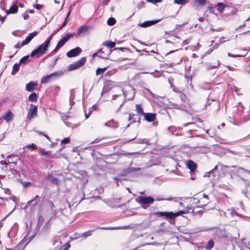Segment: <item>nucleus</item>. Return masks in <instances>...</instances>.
Segmentation results:
<instances>
[{
	"instance_id": "1",
	"label": "nucleus",
	"mask_w": 250,
	"mask_h": 250,
	"mask_svg": "<svg viewBox=\"0 0 250 250\" xmlns=\"http://www.w3.org/2000/svg\"><path fill=\"white\" fill-rule=\"evenodd\" d=\"M53 36V34H51L48 39L45 41V42L42 44L39 45L38 47L32 51L31 53V57H34L36 56L37 58H39L42 55L45 53L49 46L51 40H52Z\"/></svg>"
},
{
	"instance_id": "2",
	"label": "nucleus",
	"mask_w": 250,
	"mask_h": 250,
	"mask_svg": "<svg viewBox=\"0 0 250 250\" xmlns=\"http://www.w3.org/2000/svg\"><path fill=\"white\" fill-rule=\"evenodd\" d=\"M186 213H187L186 211L181 210L175 213L173 212H157L155 213V214L158 217H165L167 219L172 220L177 216Z\"/></svg>"
},
{
	"instance_id": "3",
	"label": "nucleus",
	"mask_w": 250,
	"mask_h": 250,
	"mask_svg": "<svg viewBox=\"0 0 250 250\" xmlns=\"http://www.w3.org/2000/svg\"><path fill=\"white\" fill-rule=\"evenodd\" d=\"M136 201L141 205V206L144 208L146 209L147 208L146 205L149 204H152L154 202V199L152 197H144L140 196L136 199Z\"/></svg>"
},
{
	"instance_id": "4",
	"label": "nucleus",
	"mask_w": 250,
	"mask_h": 250,
	"mask_svg": "<svg viewBox=\"0 0 250 250\" xmlns=\"http://www.w3.org/2000/svg\"><path fill=\"white\" fill-rule=\"evenodd\" d=\"M74 37V34L72 33H69L65 35L58 42L57 46L53 50V52H56L60 48L62 47L70 38Z\"/></svg>"
},
{
	"instance_id": "5",
	"label": "nucleus",
	"mask_w": 250,
	"mask_h": 250,
	"mask_svg": "<svg viewBox=\"0 0 250 250\" xmlns=\"http://www.w3.org/2000/svg\"><path fill=\"white\" fill-rule=\"evenodd\" d=\"M86 62L85 57H83L77 61L71 64L68 67L69 70H74L83 65Z\"/></svg>"
},
{
	"instance_id": "6",
	"label": "nucleus",
	"mask_w": 250,
	"mask_h": 250,
	"mask_svg": "<svg viewBox=\"0 0 250 250\" xmlns=\"http://www.w3.org/2000/svg\"><path fill=\"white\" fill-rule=\"evenodd\" d=\"M37 114V106L31 104L28 111L27 118L29 120H31L33 117H35Z\"/></svg>"
},
{
	"instance_id": "7",
	"label": "nucleus",
	"mask_w": 250,
	"mask_h": 250,
	"mask_svg": "<svg viewBox=\"0 0 250 250\" xmlns=\"http://www.w3.org/2000/svg\"><path fill=\"white\" fill-rule=\"evenodd\" d=\"M203 199L206 200V201L204 202V203H205L204 204H201L200 205H198V204L200 203L201 201L196 198L191 199L190 200V203L191 205H197V206L198 207L202 208V207H203L206 204H208V196L207 195H204V199H201V200H202Z\"/></svg>"
},
{
	"instance_id": "8",
	"label": "nucleus",
	"mask_w": 250,
	"mask_h": 250,
	"mask_svg": "<svg viewBox=\"0 0 250 250\" xmlns=\"http://www.w3.org/2000/svg\"><path fill=\"white\" fill-rule=\"evenodd\" d=\"M112 50L108 48H102L99 50V57L106 59L107 57L112 52Z\"/></svg>"
},
{
	"instance_id": "9",
	"label": "nucleus",
	"mask_w": 250,
	"mask_h": 250,
	"mask_svg": "<svg viewBox=\"0 0 250 250\" xmlns=\"http://www.w3.org/2000/svg\"><path fill=\"white\" fill-rule=\"evenodd\" d=\"M92 27L89 26H82L78 30L77 34L79 36H83L89 32Z\"/></svg>"
},
{
	"instance_id": "10",
	"label": "nucleus",
	"mask_w": 250,
	"mask_h": 250,
	"mask_svg": "<svg viewBox=\"0 0 250 250\" xmlns=\"http://www.w3.org/2000/svg\"><path fill=\"white\" fill-rule=\"evenodd\" d=\"M59 75V72H54L43 77L41 80V83H46L49 82L53 78Z\"/></svg>"
},
{
	"instance_id": "11",
	"label": "nucleus",
	"mask_w": 250,
	"mask_h": 250,
	"mask_svg": "<svg viewBox=\"0 0 250 250\" xmlns=\"http://www.w3.org/2000/svg\"><path fill=\"white\" fill-rule=\"evenodd\" d=\"M81 52L82 49L80 47H77L68 52L66 55L69 58H72L78 55Z\"/></svg>"
},
{
	"instance_id": "12",
	"label": "nucleus",
	"mask_w": 250,
	"mask_h": 250,
	"mask_svg": "<svg viewBox=\"0 0 250 250\" xmlns=\"http://www.w3.org/2000/svg\"><path fill=\"white\" fill-rule=\"evenodd\" d=\"M38 32L35 31L34 32L29 34L28 36L22 42L21 45H25L28 44L33 39V38L38 35Z\"/></svg>"
},
{
	"instance_id": "13",
	"label": "nucleus",
	"mask_w": 250,
	"mask_h": 250,
	"mask_svg": "<svg viewBox=\"0 0 250 250\" xmlns=\"http://www.w3.org/2000/svg\"><path fill=\"white\" fill-rule=\"evenodd\" d=\"M187 167L190 169V172H194L197 168V165L192 160H188L187 162Z\"/></svg>"
},
{
	"instance_id": "14",
	"label": "nucleus",
	"mask_w": 250,
	"mask_h": 250,
	"mask_svg": "<svg viewBox=\"0 0 250 250\" xmlns=\"http://www.w3.org/2000/svg\"><path fill=\"white\" fill-rule=\"evenodd\" d=\"M41 201V197L39 195H36L35 197L27 203V206L33 205L35 206Z\"/></svg>"
},
{
	"instance_id": "15",
	"label": "nucleus",
	"mask_w": 250,
	"mask_h": 250,
	"mask_svg": "<svg viewBox=\"0 0 250 250\" xmlns=\"http://www.w3.org/2000/svg\"><path fill=\"white\" fill-rule=\"evenodd\" d=\"M159 20H152V21H145L143 23H141L140 24V26L143 27H146L155 24L158 22Z\"/></svg>"
},
{
	"instance_id": "16",
	"label": "nucleus",
	"mask_w": 250,
	"mask_h": 250,
	"mask_svg": "<svg viewBox=\"0 0 250 250\" xmlns=\"http://www.w3.org/2000/svg\"><path fill=\"white\" fill-rule=\"evenodd\" d=\"M37 85V83L30 82L26 84L25 89L29 92H32L36 88Z\"/></svg>"
},
{
	"instance_id": "17",
	"label": "nucleus",
	"mask_w": 250,
	"mask_h": 250,
	"mask_svg": "<svg viewBox=\"0 0 250 250\" xmlns=\"http://www.w3.org/2000/svg\"><path fill=\"white\" fill-rule=\"evenodd\" d=\"M144 115L145 119L149 122L154 121L156 118V114L154 113H145Z\"/></svg>"
},
{
	"instance_id": "18",
	"label": "nucleus",
	"mask_w": 250,
	"mask_h": 250,
	"mask_svg": "<svg viewBox=\"0 0 250 250\" xmlns=\"http://www.w3.org/2000/svg\"><path fill=\"white\" fill-rule=\"evenodd\" d=\"M14 117V114L10 110L8 111L3 117L4 119L7 123H9L11 121Z\"/></svg>"
},
{
	"instance_id": "19",
	"label": "nucleus",
	"mask_w": 250,
	"mask_h": 250,
	"mask_svg": "<svg viewBox=\"0 0 250 250\" xmlns=\"http://www.w3.org/2000/svg\"><path fill=\"white\" fill-rule=\"evenodd\" d=\"M81 193L77 194L75 198L73 200V203L79 204L84 198L83 197L81 198Z\"/></svg>"
},
{
	"instance_id": "20",
	"label": "nucleus",
	"mask_w": 250,
	"mask_h": 250,
	"mask_svg": "<svg viewBox=\"0 0 250 250\" xmlns=\"http://www.w3.org/2000/svg\"><path fill=\"white\" fill-rule=\"evenodd\" d=\"M136 111L140 115H144L142 105L141 104H137L135 106Z\"/></svg>"
},
{
	"instance_id": "21",
	"label": "nucleus",
	"mask_w": 250,
	"mask_h": 250,
	"mask_svg": "<svg viewBox=\"0 0 250 250\" xmlns=\"http://www.w3.org/2000/svg\"><path fill=\"white\" fill-rule=\"evenodd\" d=\"M103 44L106 46V48H113L115 46V42H113L112 41H106L103 43Z\"/></svg>"
},
{
	"instance_id": "22",
	"label": "nucleus",
	"mask_w": 250,
	"mask_h": 250,
	"mask_svg": "<svg viewBox=\"0 0 250 250\" xmlns=\"http://www.w3.org/2000/svg\"><path fill=\"white\" fill-rule=\"evenodd\" d=\"M18 7L16 5H14L12 6L9 10H8V12H7V13L10 14H15L16 13L18 12Z\"/></svg>"
},
{
	"instance_id": "23",
	"label": "nucleus",
	"mask_w": 250,
	"mask_h": 250,
	"mask_svg": "<svg viewBox=\"0 0 250 250\" xmlns=\"http://www.w3.org/2000/svg\"><path fill=\"white\" fill-rule=\"evenodd\" d=\"M29 62V56L27 55L22 57L20 61V64H26Z\"/></svg>"
},
{
	"instance_id": "24",
	"label": "nucleus",
	"mask_w": 250,
	"mask_h": 250,
	"mask_svg": "<svg viewBox=\"0 0 250 250\" xmlns=\"http://www.w3.org/2000/svg\"><path fill=\"white\" fill-rule=\"evenodd\" d=\"M20 64H20V63H16L14 64L13 66V71L11 73L12 75H15L16 73L19 71Z\"/></svg>"
},
{
	"instance_id": "25",
	"label": "nucleus",
	"mask_w": 250,
	"mask_h": 250,
	"mask_svg": "<svg viewBox=\"0 0 250 250\" xmlns=\"http://www.w3.org/2000/svg\"><path fill=\"white\" fill-rule=\"evenodd\" d=\"M239 247L241 250H250V248L248 246H246L245 242L243 240L239 244Z\"/></svg>"
},
{
	"instance_id": "26",
	"label": "nucleus",
	"mask_w": 250,
	"mask_h": 250,
	"mask_svg": "<svg viewBox=\"0 0 250 250\" xmlns=\"http://www.w3.org/2000/svg\"><path fill=\"white\" fill-rule=\"evenodd\" d=\"M29 100L32 102H35L37 100V95L36 93H32L28 97Z\"/></svg>"
},
{
	"instance_id": "27",
	"label": "nucleus",
	"mask_w": 250,
	"mask_h": 250,
	"mask_svg": "<svg viewBox=\"0 0 250 250\" xmlns=\"http://www.w3.org/2000/svg\"><path fill=\"white\" fill-rule=\"evenodd\" d=\"M217 10L220 12H223L225 7V5L223 3H218L217 5Z\"/></svg>"
},
{
	"instance_id": "28",
	"label": "nucleus",
	"mask_w": 250,
	"mask_h": 250,
	"mask_svg": "<svg viewBox=\"0 0 250 250\" xmlns=\"http://www.w3.org/2000/svg\"><path fill=\"white\" fill-rule=\"evenodd\" d=\"M214 246V242L212 240H210L208 241V244L206 247V249L207 250H210Z\"/></svg>"
},
{
	"instance_id": "29",
	"label": "nucleus",
	"mask_w": 250,
	"mask_h": 250,
	"mask_svg": "<svg viewBox=\"0 0 250 250\" xmlns=\"http://www.w3.org/2000/svg\"><path fill=\"white\" fill-rule=\"evenodd\" d=\"M188 0H174V2L175 4L184 5L188 2Z\"/></svg>"
},
{
	"instance_id": "30",
	"label": "nucleus",
	"mask_w": 250,
	"mask_h": 250,
	"mask_svg": "<svg viewBox=\"0 0 250 250\" xmlns=\"http://www.w3.org/2000/svg\"><path fill=\"white\" fill-rule=\"evenodd\" d=\"M116 23V20L112 17L109 18L107 21V23L109 25H113Z\"/></svg>"
},
{
	"instance_id": "31",
	"label": "nucleus",
	"mask_w": 250,
	"mask_h": 250,
	"mask_svg": "<svg viewBox=\"0 0 250 250\" xmlns=\"http://www.w3.org/2000/svg\"><path fill=\"white\" fill-rule=\"evenodd\" d=\"M107 67H104L103 68H98L96 70V74L97 75L103 74L106 70Z\"/></svg>"
},
{
	"instance_id": "32",
	"label": "nucleus",
	"mask_w": 250,
	"mask_h": 250,
	"mask_svg": "<svg viewBox=\"0 0 250 250\" xmlns=\"http://www.w3.org/2000/svg\"><path fill=\"white\" fill-rule=\"evenodd\" d=\"M93 231V230H91V231H88L82 233L81 235V236H79V238L81 237H83L84 238H86L88 236H90L92 235V232Z\"/></svg>"
},
{
	"instance_id": "33",
	"label": "nucleus",
	"mask_w": 250,
	"mask_h": 250,
	"mask_svg": "<svg viewBox=\"0 0 250 250\" xmlns=\"http://www.w3.org/2000/svg\"><path fill=\"white\" fill-rule=\"evenodd\" d=\"M169 83L170 85V87L173 88V90L175 92H177L176 90V88L174 87L173 84V79H168Z\"/></svg>"
},
{
	"instance_id": "34",
	"label": "nucleus",
	"mask_w": 250,
	"mask_h": 250,
	"mask_svg": "<svg viewBox=\"0 0 250 250\" xmlns=\"http://www.w3.org/2000/svg\"><path fill=\"white\" fill-rule=\"evenodd\" d=\"M220 45L219 43H216L214 45H213L212 47V48H210V50L208 51V54L210 53L211 51H212L214 49L218 47Z\"/></svg>"
},
{
	"instance_id": "35",
	"label": "nucleus",
	"mask_w": 250,
	"mask_h": 250,
	"mask_svg": "<svg viewBox=\"0 0 250 250\" xmlns=\"http://www.w3.org/2000/svg\"><path fill=\"white\" fill-rule=\"evenodd\" d=\"M111 123H113L114 124H116V122L114 121H113V120H112L108 121V122L105 123L104 125L107 126H109V127H113L114 126L113 124V125L109 124Z\"/></svg>"
},
{
	"instance_id": "36",
	"label": "nucleus",
	"mask_w": 250,
	"mask_h": 250,
	"mask_svg": "<svg viewBox=\"0 0 250 250\" xmlns=\"http://www.w3.org/2000/svg\"><path fill=\"white\" fill-rule=\"evenodd\" d=\"M10 163V162L9 161H1L0 162V164L1 165H5V167L3 168H5V169H6L7 168V165L8 164Z\"/></svg>"
},
{
	"instance_id": "37",
	"label": "nucleus",
	"mask_w": 250,
	"mask_h": 250,
	"mask_svg": "<svg viewBox=\"0 0 250 250\" xmlns=\"http://www.w3.org/2000/svg\"><path fill=\"white\" fill-rule=\"evenodd\" d=\"M26 147H27L29 149H35L37 148V146L36 145L34 144H32L31 145H29L26 146Z\"/></svg>"
},
{
	"instance_id": "38",
	"label": "nucleus",
	"mask_w": 250,
	"mask_h": 250,
	"mask_svg": "<svg viewBox=\"0 0 250 250\" xmlns=\"http://www.w3.org/2000/svg\"><path fill=\"white\" fill-rule=\"evenodd\" d=\"M228 56H229V57H233V58H234V57H244L245 55H233V54H232L230 53H229L228 54Z\"/></svg>"
},
{
	"instance_id": "39",
	"label": "nucleus",
	"mask_w": 250,
	"mask_h": 250,
	"mask_svg": "<svg viewBox=\"0 0 250 250\" xmlns=\"http://www.w3.org/2000/svg\"><path fill=\"white\" fill-rule=\"evenodd\" d=\"M40 154L42 155H48L49 152L45 151V150L42 149L40 151Z\"/></svg>"
},
{
	"instance_id": "40",
	"label": "nucleus",
	"mask_w": 250,
	"mask_h": 250,
	"mask_svg": "<svg viewBox=\"0 0 250 250\" xmlns=\"http://www.w3.org/2000/svg\"><path fill=\"white\" fill-rule=\"evenodd\" d=\"M217 168V166H216L213 169H212V170H210V171L209 172H208V173H206L205 176H209V174L210 173H213V172H214L215 170H216Z\"/></svg>"
},
{
	"instance_id": "41",
	"label": "nucleus",
	"mask_w": 250,
	"mask_h": 250,
	"mask_svg": "<svg viewBox=\"0 0 250 250\" xmlns=\"http://www.w3.org/2000/svg\"><path fill=\"white\" fill-rule=\"evenodd\" d=\"M70 142L69 138H65L62 141V144H68Z\"/></svg>"
},
{
	"instance_id": "42",
	"label": "nucleus",
	"mask_w": 250,
	"mask_h": 250,
	"mask_svg": "<svg viewBox=\"0 0 250 250\" xmlns=\"http://www.w3.org/2000/svg\"><path fill=\"white\" fill-rule=\"evenodd\" d=\"M22 17H23V19L24 20H27L29 18V15L28 14V13L26 12H25L23 14H22Z\"/></svg>"
},
{
	"instance_id": "43",
	"label": "nucleus",
	"mask_w": 250,
	"mask_h": 250,
	"mask_svg": "<svg viewBox=\"0 0 250 250\" xmlns=\"http://www.w3.org/2000/svg\"><path fill=\"white\" fill-rule=\"evenodd\" d=\"M49 206L52 209L55 207V206L52 201H48V202Z\"/></svg>"
},
{
	"instance_id": "44",
	"label": "nucleus",
	"mask_w": 250,
	"mask_h": 250,
	"mask_svg": "<svg viewBox=\"0 0 250 250\" xmlns=\"http://www.w3.org/2000/svg\"><path fill=\"white\" fill-rule=\"evenodd\" d=\"M109 1L110 0H104L102 3V5L103 6L106 5Z\"/></svg>"
},
{
	"instance_id": "45",
	"label": "nucleus",
	"mask_w": 250,
	"mask_h": 250,
	"mask_svg": "<svg viewBox=\"0 0 250 250\" xmlns=\"http://www.w3.org/2000/svg\"><path fill=\"white\" fill-rule=\"evenodd\" d=\"M168 200V201H171V200H173V198H167V199L161 198V199H156V201H162V200Z\"/></svg>"
},
{
	"instance_id": "46",
	"label": "nucleus",
	"mask_w": 250,
	"mask_h": 250,
	"mask_svg": "<svg viewBox=\"0 0 250 250\" xmlns=\"http://www.w3.org/2000/svg\"><path fill=\"white\" fill-rule=\"evenodd\" d=\"M146 90L150 94L152 98H155L154 94L150 90L147 88H146Z\"/></svg>"
},
{
	"instance_id": "47",
	"label": "nucleus",
	"mask_w": 250,
	"mask_h": 250,
	"mask_svg": "<svg viewBox=\"0 0 250 250\" xmlns=\"http://www.w3.org/2000/svg\"><path fill=\"white\" fill-rule=\"evenodd\" d=\"M146 90L150 94L152 98H155L154 94L150 90L147 88H146Z\"/></svg>"
},
{
	"instance_id": "48",
	"label": "nucleus",
	"mask_w": 250,
	"mask_h": 250,
	"mask_svg": "<svg viewBox=\"0 0 250 250\" xmlns=\"http://www.w3.org/2000/svg\"><path fill=\"white\" fill-rule=\"evenodd\" d=\"M146 90L150 94L152 98H155L154 94L150 90L147 88H146Z\"/></svg>"
},
{
	"instance_id": "49",
	"label": "nucleus",
	"mask_w": 250,
	"mask_h": 250,
	"mask_svg": "<svg viewBox=\"0 0 250 250\" xmlns=\"http://www.w3.org/2000/svg\"><path fill=\"white\" fill-rule=\"evenodd\" d=\"M101 141V139H99V138H96V139H95V140L94 141H93L92 142H91V144H94V143H99L100 141Z\"/></svg>"
},
{
	"instance_id": "50",
	"label": "nucleus",
	"mask_w": 250,
	"mask_h": 250,
	"mask_svg": "<svg viewBox=\"0 0 250 250\" xmlns=\"http://www.w3.org/2000/svg\"><path fill=\"white\" fill-rule=\"evenodd\" d=\"M52 182L53 183H55V184H58V179L57 178H53L52 180Z\"/></svg>"
},
{
	"instance_id": "51",
	"label": "nucleus",
	"mask_w": 250,
	"mask_h": 250,
	"mask_svg": "<svg viewBox=\"0 0 250 250\" xmlns=\"http://www.w3.org/2000/svg\"><path fill=\"white\" fill-rule=\"evenodd\" d=\"M100 54H99V51L98 52L94 53L92 55V58L94 59L96 56L99 57V55Z\"/></svg>"
},
{
	"instance_id": "52",
	"label": "nucleus",
	"mask_w": 250,
	"mask_h": 250,
	"mask_svg": "<svg viewBox=\"0 0 250 250\" xmlns=\"http://www.w3.org/2000/svg\"><path fill=\"white\" fill-rule=\"evenodd\" d=\"M23 45H21V44H20V43H18L17 44H16L15 45V48H19L20 47H21V46H22Z\"/></svg>"
},
{
	"instance_id": "53",
	"label": "nucleus",
	"mask_w": 250,
	"mask_h": 250,
	"mask_svg": "<svg viewBox=\"0 0 250 250\" xmlns=\"http://www.w3.org/2000/svg\"><path fill=\"white\" fill-rule=\"evenodd\" d=\"M219 64H220V62L219 61H217V64L216 65H214V66H211V68H216V67H217L219 65Z\"/></svg>"
},
{
	"instance_id": "54",
	"label": "nucleus",
	"mask_w": 250,
	"mask_h": 250,
	"mask_svg": "<svg viewBox=\"0 0 250 250\" xmlns=\"http://www.w3.org/2000/svg\"><path fill=\"white\" fill-rule=\"evenodd\" d=\"M208 10L210 13H212L213 12V8L212 7H208Z\"/></svg>"
},
{
	"instance_id": "55",
	"label": "nucleus",
	"mask_w": 250,
	"mask_h": 250,
	"mask_svg": "<svg viewBox=\"0 0 250 250\" xmlns=\"http://www.w3.org/2000/svg\"><path fill=\"white\" fill-rule=\"evenodd\" d=\"M70 12H68V14H67V17H66V19H65V20L64 23H63V25H65V24L67 22V18H68V15H69V14Z\"/></svg>"
},
{
	"instance_id": "56",
	"label": "nucleus",
	"mask_w": 250,
	"mask_h": 250,
	"mask_svg": "<svg viewBox=\"0 0 250 250\" xmlns=\"http://www.w3.org/2000/svg\"><path fill=\"white\" fill-rule=\"evenodd\" d=\"M5 17H0V21L2 22H3L4 21V20H5Z\"/></svg>"
},
{
	"instance_id": "57",
	"label": "nucleus",
	"mask_w": 250,
	"mask_h": 250,
	"mask_svg": "<svg viewBox=\"0 0 250 250\" xmlns=\"http://www.w3.org/2000/svg\"><path fill=\"white\" fill-rule=\"evenodd\" d=\"M162 0H153V2L154 3H157L161 2Z\"/></svg>"
},
{
	"instance_id": "58",
	"label": "nucleus",
	"mask_w": 250,
	"mask_h": 250,
	"mask_svg": "<svg viewBox=\"0 0 250 250\" xmlns=\"http://www.w3.org/2000/svg\"><path fill=\"white\" fill-rule=\"evenodd\" d=\"M190 124L194 125V123H188L184 124V126H187L188 125H190Z\"/></svg>"
},
{
	"instance_id": "59",
	"label": "nucleus",
	"mask_w": 250,
	"mask_h": 250,
	"mask_svg": "<svg viewBox=\"0 0 250 250\" xmlns=\"http://www.w3.org/2000/svg\"><path fill=\"white\" fill-rule=\"evenodd\" d=\"M225 42V41H224V40H223V39H220V41H219V44H221V43H222L224 42Z\"/></svg>"
},
{
	"instance_id": "60",
	"label": "nucleus",
	"mask_w": 250,
	"mask_h": 250,
	"mask_svg": "<svg viewBox=\"0 0 250 250\" xmlns=\"http://www.w3.org/2000/svg\"><path fill=\"white\" fill-rule=\"evenodd\" d=\"M60 89V87L59 86H56L55 88H54V90L55 91H58V90H59Z\"/></svg>"
},
{
	"instance_id": "61",
	"label": "nucleus",
	"mask_w": 250,
	"mask_h": 250,
	"mask_svg": "<svg viewBox=\"0 0 250 250\" xmlns=\"http://www.w3.org/2000/svg\"><path fill=\"white\" fill-rule=\"evenodd\" d=\"M114 179L115 180H116L117 181V182L118 183L119 181H120L121 180L117 177H115L114 178Z\"/></svg>"
},
{
	"instance_id": "62",
	"label": "nucleus",
	"mask_w": 250,
	"mask_h": 250,
	"mask_svg": "<svg viewBox=\"0 0 250 250\" xmlns=\"http://www.w3.org/2000/svg\"><path fill=\"white\" fill-rule=\"evenodd\" d=\"M69 248V245L66 246L62 250H67Z\"/></svg>"
},
{
	"instance_id": "63",
	"label": "nucleus",
	"mask_w": 250,
	"mask_h": 250,
	"mask_svg": "<svg viewBox=\"0 0 250 250\" xmlns=\"http://www.w3.org/2000/svg\"><path fill=\"white\" fill-rule=\"evenodd\" d=\"M36 8L38 9H40L41 8V5L38 4L36 5Z\"/></svg>"
},
{
	"instance_id": "64",
	"label": "nucleus",
	"mask_w": 250,
	"mask_h": 250,
	"mask_svg": "<svg viewBox=\"0 0 250 250\" xmlns=\"http://www.w3.org/2000/svg\"><path fill=\"white\" fill-rule=\"evenodd\" d=\"M43 135L44 136H45V137H46L48 140H50L49 137L47 135H45V134H44V133H43Z\"/></svg>"
}]
</instances>
